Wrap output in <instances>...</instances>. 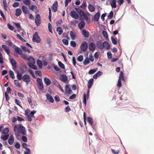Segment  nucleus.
<instances>
[{"label": "nucleus", "mask_w": 154, "mask_h": 154, "mask_svg": "<svg viewBox=\"0 0 154 154\" xmlns=\"http://www.w3.org/2000/svg\"><path fill=\"white\" fill-rule=\"evenodd\" d=\"M36 112V111L34 110H33L30 113V117H31V118H34L35 116H34V114Z\"/></svg>", "instance_id": "c03bdc74"}, {"label": "nucleus", "mask_w": 154, "mask_h": 154, "mask_svg": "<svg viewBox=\"0 0 154 154\" xmlns=\"http://www.w3.org/2000/svg\"><path fill=\"white\" fill-rule=\"evenodd\" d=\"M70 35L71 39L72 40H74L76 37L74 33L72 31L70 32Z\"/></svg>", "instance_id": "4c0bfd02"}, {"label": "nucleus", "mask_w": 154, "mask_h": 154, "mask_svg": "<svg viewBox=\"0 0 154 154\" xmlns=\"http://www.w3.org/2000/svg\"><path fill=\"white\" fill-rule=\"evenodd\" d=\"M76 44L75 42L72 41L70 42V45L73 47H75L76 46Z\"/></svg>", "instance_id": "13d9d810"}, {"label": "nucleus", "mask_w": 154, "mask_h": 154, "mask_svg": "<svg viewBox=\"0 0 154 154\" xmlns=\"http://www.w3.org/2000/svg\"><path fill=\"white\" fill-rule=\"evenodd\" d=\"M72 64L73 65L75 66H76V61L75 60V57H72Z\"/></svg>", "instance_id": "052dcab7"}, {"label": "nucleus", "mask_w": 154, "mask_h": 154, "mask_svg": "<svg viewBox=\"0 0 154 154\" xmlns=\"http://www.w3.org/2000/svg\"><path fill=\"white\" fill-rule=\"evenodd\" d=\"M28 60L29 61L28 63H35V60L32 57H30L28 58Z\"/></svg>", "instance_id": "c756f323"}, {"label": "nucleus", "mask_w": 154, "mask_h": 154, "mask_svg": "<svg viewBox=\"0 0 154 154\" xmlns=\"http://www.w3.org/2000/svg\"><path fill=\"white\" fill-rule=\"evenodd\" d=\"M70 15L73 18L76 19L79 18V16L78 13L75 11H72L70 12Z\"/></svg>", "instance_id": "1a4fd4ad"}, {"label": "nucleus", "mask_w": 154, "mask_h": 154, "mask_svg": "<svg viewBox=\"0 0 154 154\" xmlns=\"http://www.w3.org/2000/svg\"><path fill=\"white\" fill-rule=\"evenodd\" d=\"M9 132V130L8 128H5L2 130V134H8Z\"/></svg>", "instance_id": "58836bf2"}, {"label": "nucleus", "mask_w": 154, "mask_h": 154, "mask_svg": "<svg viewBox=\"0 0 154 154\" xmlns=\"http://www.w3.org/2000/svg\"><path fill=\"white\" fill-rule=\"evenodd\" d=\"M112 8H116V0H111L110 4Z\"/></svg>", "instance_id": "5701e85b"}, {"label": "nucleus", "mask_w": 154, "mask_h": 154, "mask_svg": "<svg viewBox=\"0 0 154 154\" xmlns=\"http://www.w3.org/2000/svg\"><path fill=\"white\" fill-rule=\"evenodd\" d=\"M90 63L88 57L86 58L84 60L83 63L85 66L89 64Z\"/></svg>", "instance_id": "c9c22d12"}, {"label": "nucleus", "mask_w": 154, "mask_h": 154, "mask_svg": "<svg viewBox=\"0 0 154 154\" xmlns=\"http://www.w3.org/2000/svg\"><path fill=\"white\" fill-rule=\"evenodd\" d=\"M47 99L50 102L53 103L54 102V100L51 95L49 94H46Z\"/></svg>", "instance_id": "dca6fc26"}, {"label": "nucleus", "mask_w": 154, "mask_h": 154, "mask_svg": "<svg viewBox=\"0 0 154 154\" xmlns=\"http://www.w3.org/2000/svg\"><path fill=\"white\" fill-rule=\"evenodd\" d=\"M9 137V135L8 134H7L5 135H2L1 136V138L3 140H7L8 138Z\"/></svg>", "instance_id": "79ce46f5"}, {"label": "nucleus", "mask_w": 154, "mask_h": 154, "mask_svg": "<svg viewBox=\"0 0 154 154\" xmlns=\"http://www.w3.org/2000/svg\"><path fill=\"white\" fill-rule=\"evenodd\" d=\"M83 103H84L85 105H86V96L85 94H84L83 96Z\"/></svg>", "instance_id": "603ef678"}, {"label": "nucleus", "mask_w": 154, "mask_h": 154, "mask_svg": "<svg viewBox=\"0 0 154 154\" xmlns=\"http://www.w3.org/2000/svg\"><path fill=\"white\" fill-rule=\"evenodd\" d=\"M31 80L30 76L27 74L24 75L22 77V80L27 84L31 81Z\"/></svg>", "instance_id": "20e7f679"}, {"label": "nucleus", "mask_w": 154, "mask_h": 154, "mask_svg": "<svg viewBox=\"0 0 154 154\" xmlns=\"http://www.w3.org/2000/svg\"><path fill=\"white\" fill-rule=\"evenodd\" d=\"M100 17V13L99 12H97L94 15V19L96 21H98Z\"/></svg>", "instance_id": "4be33fe9"}, {"label": "nucleus", "mask_w": 154, "mask_h": 154, "mask_svg": "<svg viewBox=\"0 0 154 154\" xmlns=\"http://www.w3.org/2000/svg\"><path fill=\"white\" fill-rule=\"evenodd\" d=\"M2 48L4 49L5 52L8 54H9L10 53V50L9 48L6 45H2Z\"/></svg>", "instance_id": "412c9836"}, {"label": "nucleus", "mask_w": 154, "mask_h": 154, "mask_svg": "<svg viewBox=\"0 0 154 154\" xmlns=\"http://www.w3.org/2000/svg\"><path fill=\"white\" fill-rule=\"evenodd\" d=\"M35 63H28V65L29 67L31 68L36 70L37 69V67L36 66L34 65Z\"/></svg>", "instance_id": "2f4dec72"}, {"label": "nucleus", "mask_w": 154, "mask_h": 154, "mask_svg": "<svg viewBox=\"0 0 154 154\" xmlns=\"http://www.w3.org/2000/svg\"><path fill=\"white\" fill-rule=\"evenodd\" d=\"M88 45L86 42H82L80 46L81 50L83 51H85L87 49Z\"/></svg>", "instance_id": "39448f33"}, {"label": "nucleus", "mask_w": 154, "mask_h": 154, "mask_svg": "<svg viewBox=\"0 0 154 154\" xmlns=\"http://www.w3.org/2000/svg\"><path fill=\"white\" fill-rule=\"evenodd\" d=\"M29 113L30 109H27L25 111V114L27 118V120L29 122H30L32 120V119L30 117Z\"/></svg>", "instance_id": "6e6552de"}, {"label": "nucleus", "mask_w": 154, "mask_h": 154, "mask_svg": "<svg viewBox=\"0 0 154 154\" xmlns=\"http://www.w3.org/2000/svg\"><path fill=\"white\" fill-rule=\"evenodd\" d=\"M14 84L15 86L19 88H20L21 86V84L17 80H15L14 81Z\"/></svg>", "instance_id": "e433bc0d"}, {"label": "nucleus", "mask_w": 154, "mask_h": 154, "mask_svg": "<svg viewBox=\"0 0 154 154\" xmlns=\"http://www.w3.org/2000/svg\"><path fill=\"white\" fill-rule=\"evenodd\" d=\"M33 42H35L37 43H39L41 42V39L38 35L37 32H35L33 36L32 39Z\"/></svg>", "instance_id": "7ed1b4c3"}, {"label": "nucleus", "mask_w": 154, "mask_h": 154, "mask_svg": "<svg viewBox=\"0 0 154 154\" xmlns=\"http://www.w3.org/2000/svg\"><path fill=\"white\" fill-rule=\"evenodd\" d=\"M111 38L112 43L115 45H116L117 44V41L116 40L112 37H111Z\"/></svg>", "instance_id": "864d4df0"}, {"label": "nucleus", "mask_w": 154, "mask_h": 154, "mask_svg": "<svg viewBox=\"0 0 154 154\" xmlns=\"http://www.w3.org/2000/svg\"><path fill=\"white\" fill-rule=\"evenodd\" d=\"M97 69H92L90 70L89 72L88 73L89 74H92L94 73L97 70Z\"/></svg>", "instance_id": "09e8293b"}, {"label": "nucleus", "mask_w": 154, "mask_h": 154, "mask_svg": "<svg viewBox=\"0 0 154 154\" xmlns=\"http://www.w3.org/2000/svg\"><path fill=\"white\" fill-rule=\"evenodd\" d=\"M15 103L16 104L19 106L20 107H22V106L20 105L21 102L19 100L16 99L15 100Z\"/></svg>", "instance_id": "4d7b16f0"}, {"label": "nucleus", "mask_w": 154, "mask_h": 154, "mask_svg": "<svg viewBox=\"0 0 154 154\" xmlns=\"http://www.w3.org/2000/svg\"><path fill=\"white\" fill-rule=\"evenodd\" d=\"M22 75L21 73H18L17 74V77L19 80H21L22 79Z\"/></svg>", "instance_id": "37998d69"}, {"label": "nucleus", "mask_w": 154, "mask_h": 154, "mask_svg": "<svg viewBox=\"0 0 154 154\" xmlns=\"http://www.w3.org/2000/svg\"><path fill=\"white\" fill-rule=\"evenodd\" d=\"M14 136L13 135H11L8 139V143L10 145H12L14 143Z\"/></svg>", "instance_id": "f3484780"}, {"label": "nucleus", "mask_w": 154, "mask_h": 154, "mask_svg": "<svg viewBox=\"0 0 154 154\" xmlns=\"http://www.w3.org/2000/svg\"><path fill=\"white\" fill-rule=\"evenodd\" d=\"M35 23L37 26H39L41 23V19L39 14H37L36 15L35 19Z\"/></svg>", "instance_id": "423d86ee"}, {"label": "nucleus", "mask_w": 154, "mask_h": 154, "mask_svg": "<svg viewBox=\"0 0 154 154\" xmlns=\"http://www.w3.org/2000/svg\"><path fill=\"white\" fill-rule=\"evenodd\" d=\"M121 80L123 81H125L124 73L122 71L120 72L119 79L118 81L117 86L118 88H120L122 86Z\"/></svg>", "instance_id": "f03ea898"}, {"label": "nucleus", "mask_w": 154, "mask_h": 154, "mask_svg": "<svg viewBox=\"0 0 154 154\" xmlns=\"http://www.w3.org/2000/svg\"><path fill=\"white\" fill-rule=\"evenodd\" d=\"M16 53L20 55H22L23 54V52L21 49L19 47L15 48L14 49Z\"/></svg>", "instance_id": "aec40b11"}, {"label": "nucleus", "mask_w": 154, "mask_h": 154, "mask_svg": "<svg viewBox=\"0 0 154 154\" xmlns=\"http://www.w3.org/2000/svg\"><path fill=\"white\" fill-rule=\"evenodd\" d=\"M96 48L95 45L93 42L90 43L89 45V48L91 51H94Z\"/></svg>", "instance_id": "f8f14e48"}, {"label": "nucleus", "mask_w": 154, "mask_h": 154, "mask_svg": "<svg viewBox=\"0 0 154 154\" xmlns=\"http://www.w3.org/2000/svg\"><path fill=\"white\" fill-rule=\"evenodd\" d=\"M10 60L13 69L14 70L16 69L17 67V63L16 61L13 58H11Z\"/></svg>", "instance_id": "9d476101"}, {"label": "nucleus", "mask_w": 154, "mask_h": 154, "mask_svg": "<svg viewBox=\"0 0 154 154\" xmlns=\"http://www.w3.org/2000/svg\"><path fill=\"white\" fill-rule=\"evenodd\" d=\"M111 150L114 154H117L119 152V149L116 150L114 149H112Z\"/></svg>", "instance_id": "bf43d9fd"}, {"label": "nucleus", "mask_w": 154, "mask_h": 154, "mask_svg": "<svg viewBox=\"0 0 154 154\" xmlns=\"http://www.w3.org/2000/svg\"><path fill=\"white\" fill-rule=\"evenodd\" d=\"M0 13L1 14V16H2V17L3 18V20H4L5 21H6V19L5 18V16L2 12V11L0 10Z\"/></svg>", "instance_id": "680f3d73"}, {"label": "nucleus", "mask_w": 154, "mask_h": 154, "mask_svg": "<svg viewBox=\"0 0 154 154\" xmlns=\"http://www.w3.org/2000/svg\"><path fill=\"white\" fill-rule=\"evenodd\" d=\"M21 55V57H22V58H23V59H25V60H28V58L27 57V56L25 54H22V55Z\"/></svg>", "instance_id": "e2e57ef3"}, {"label": "nucleus", "mask_w": 154, "mask_h": 154, "mask_svg": "<svg viewBox=\"0 0 154 154\" xmlns=\"http://www.w3.org/2000/svg\"><path fill=\"white\" fill-rule=\"evenodd\" d=\"M88 8L90 12H93L95 10V8L91 4H89L88 5Z\"/></svg>", "instance_id": "c85d7f7f"}, {"label": "nucleus", "mask_w": 154, "mask_h": 154, "mask_svg": "<svg viewBox=\"0 0 154 154\" xmlns=\"http://www.w3.org/2000/svg\"><path fill=\"white\" fill-rule=\"evenodd\" d=\"M44 81L45 83L47 86L51 84V81L49 79L45 77L44 79Z\"/></svg>", "instance_id": "b1692460"}, {"label": "nucleus", "mask_w": 154, "mask_h": 154, "mask_svg": "<svg viewBox=\"0 0 154 154\" xmlns=\"http://www.w3.org/2000/svg\"><path fill=\"white\" fill-rule=\"evenodd\" d=\"M59 78L61 81L65 83H66L68 81L67 77L65 74H62L60 75Z\"/></svg>", "instance_id": "0eeeda50"}, {"label": "nucleus", "mask_w": 154, "mask_h": 154, "mask_svg": "<svg viewBox=\"0 0 154 154\" xmlns=\"http://www.w3.org/2000/svg\"><path fill=\"white\" fill-rule=\"evenodd\" d=\"M75 10L78 13L79 15L81 17H82L85 14L84 11L78 8H75Z\"/></svg>", "instance_id": "2eb2a0df"}, {"label": "nucleus", "mask_w": 154, "mask_h": 154, "mask_svg": "<svg viewBox=\"0 0 154 154\" xmlns=\"http://www.w3.org/2000/svg\"><path fill=\"white\" fill-rule=\"evenodd\" d=\"M63 43L65 45H68L69 42L68 40L63 39L62 40Z\"/></svg>", "instance_id": "3c124183"}, {"label": "nucleus", "mask_w": 154, "mask_h": 154, "mask_svg": "<svg viewBox=\"0 0 154 154\" xmlns=\"http://www.w3.org/2000/svg\"><path fill=\"white\" fill-rule=\"evenodd\" d=\"M13 131L15 134L17 133H21L23 135L26 134L25 128L20 124L15 125Z\"/></svg>", "instance_id": "f257e3e1"}, {"label": "nucleus", "mask_w": 154, "mask_h": 154, "mask_svg": "<svg viewBox=\"0 0 154 154\" xmlns=\"http://www.w3.org/2000/svg\"><path fill=\"white\" fill-rule=\"evenodd\" d=\"M96 45L97 47L99 49L103 50L104 49L103 43H102L101 41H97L96 44Z\"/></svg>", "instance_id": "9b49d317"}, {"label": "nucleus", "mask_w": 154, "mask_h": 154, "mask_svg": "<svg viewBox=\"0 0 154 154\" xmlns=\"http://www.w3.org/2000/svg\"><path fill=\"white\" fill-rule=\"evenodd\" d=\"M65 91L68 94H69L72 92L70 88L68 85H66L65 87Z\"/></svg>", "instance_id": "393cba45"}, {"label": "nucleus", "mask_w": 154, "mask_h": 154, "mask_svg": "<svg viewBox=\"0 0 154 154\" xmlns=\"http://www.w3.org/2000/svg\"><path fill=\"white\" fill-rule=\"evenodd\" d=\"M7 26L8 28L11 30H13L14 28V27L12 26L11 25H10V24H8L7 25Z\"/></svg>", "instance_id": "338daca9"}, {"label": "nucleus", "mask_w": 154, "mask_h": 154, "mask_svg": "<svg viewBox=\"0 0 154 154\" xmlns=\"http://www.w3.org/2000/svg\"><path fill=\"white\" fill-rule=\"evenodd\" d=\"M38 87L39 89L41 90H42L43 88V85L42 83L38 84Z\"/></svg>", "instance_id": "49530a36"}, {"label": "nucleus", "mask_w": 154, "mask_h": 154, "mask_svg": "<svg viewBox=\"0 0 154 154\" xmlns=\"http://www.w3.org/2000/svg\"><path fill=\"white\" fill-rule=\"evenodd\" d=\"M94 79L93 78L91 79L88 81V89H90L93 84Z\"/></svg>", "instance_id": "a211bd4d"}, {"label": "nucleus", "mask_w": 154, "mask_h": 154, "mask_svg": "<svg viewBox=\"0 0 154 154\" xmlns=\"http://www.w3.org/2000/svg\"><path fill=\"white\" fill-rule=\"evenodd\" d=\"M113 12L112 11H111L109 13V15L108 16V17L110 19H112L113 17Z\"/></svg>", "instance_id": "8fccbe9b"}, {"label": "nucleus", "mask_w": 154, "mask_h": 154, "mask_svg": "<svg viewBox=\"0 0 154 154\" xmlns=\"http://www.w3.org/2000/svg\"><path fill=\"white\" fill-rule=\"evenodd\" d=\"M88 122L91 125H93V122L92 119L90 117H88Z\"/></svg>", "instance_id": "0e129e2a"}, {"label": "nucleus", "mask_w": 154, "mask_h": 154, "mask_svg": "<svg viewBox=\"0 0 154 154\" xmlns=\"http://www.w3.org/2000/svg\"><path fill=\"white\" fill-rule=\"evenodd\" d=\"M103 45L104 48L108 50L110 48V46L109 43L105 41L103 43Z\"/></svg>", "instance_id": "4468645a"}, {"label": "nucleus", "mask_w": 154, "mask_h": 154, "mask_svg": "<svg viewBox=\"0 0 154 154\" xmlns=\"http://www.w3.org/2000/svg\"><path fill=\"white\" fill-rule=\"evenodd\" d=\"M23 12L25 14H27L29 12V10L28 8L26 6H23L21 8Z\"/></svg>", "instance_id": "ddd939ff"}, {"label": "nucleus", "mask_w": 154, "mask_h": 154, "mask_svg": "<svg viewBox=\"0 0 154 154\" xmlns=\"http://www.w3.org/2000/svg\"><path fill=\"white\" fill-rule=\"evenodd\" d=\"M37 64L38 66L40 68H42V62L41 60H38L37 61Z\"/></svg>", "instance_id": "a19ab883"}, {"label": "nucleus", "mask_w": 154, "mask_h": 154, "mask_svg": "<svg viewBox=\"0 0 154 154\" xmlns=\"http://www.w3.org/2000/svg\"><path fill=\"white\" fill-rule=\"evenodd\" d=\"M29 8L32 10H33L34 9H35L36 11L35 12L36 14L38 11V10L37 7L35 5H33L31 6H29Z\"/></svg>", "instance_id": "a878e982"}, {"label": "nucleus", "mask_w": 154, "mask_h": 154, "mask_svg": "<svg viewBox=\"0 0 154 154\" xmlns=\"http://www.w3.org/2000/svg\"><path fill=\"white\" fill-rule=\"evenodd\" d=\"M57 31L59 35H61L63 32V30L61 27H57Z\"/></svg>", "instance_id": "cd10ccee"}, {"label": "nucleus", "mask_w": 154, "mask_h": 154, "mask_svg": "<svg viewBox=\"0 0 154 154\" xmlns=\"http://www.w3.org/2000/svg\"><path fill=\"white\" fill-rule=\"evenodd\" d=\"M58 65L62 69H64L65 68V66L61 62L59 61L58 62Z\"/></svg>", "instance_id": "de8ad7c7"}, {"label": "nucleus", "mask_w": 154, "mask_h": 154, "mask_svg": "<svg viewBox=\"0 0 154 154\" xmlns=\"http://www.w3.org/2000/svg\"><path fill=\"white\" fill-rule=\"evenodd\" d=\"M48 28L49 31L51 33H52V26L50 23H48Z\"/></svg>", "instance_id": "69168bd1"}, {"label": "nucleus", "mask_w": 154, "mask_h": 154, "mask_svg": "<svg viewBox=\"0 0 154 154\" xmlns=\"http://www.w3.org/2000/svg\"><path fill=\"white\" fill-rule=\"evenodd\" d=\"M82 34L84 36L86 37H88L89 36L88 32L86 31L85 29H83L82 31Z\"/></svg>", "instance_id": "72a5a7b5"}, {"label": "nucleus", "mask_w": 154, "mask_h": 154, "mask_svg": "<svg viewBox=\"0 0 154 154\" xmlns=\"http://www.w3.org/2000/svg\"><path fill=\"white\" fill-rule=\"evenodd\" d=\"M85 25V23L84 21H82L78 24V27L80 29H83Z\"/></svg>", "instance_id": "bb28decb"}, {"label": "nucleus", "mask_w": 154, "mask_h": 154, "mask_svg": "<svg viewBox=\"0 0 154 154\" xmlns=\"http://www.w3.org/2000/svg\"><path fill=\"white\" fill-rule=\"evenodd\" d=\"M35 63H28V65L29 67L31 68L36 70L37 69V67L36 66L34 65Z\"/></svg>", "instance_id": "7c9ffc66"}, {"label": "nucleus", "mask_w": 154, "mask_h": 154, "mask_svg": "<svg viewBox=\"0 0 154 154\" xmlns=\"http://www.w3.org/2000/svg\"><path fill=\"white\" fill-rule=\"evenodd\" d=\"M17 36L18 38H19L23 42H26V41L23 38H22L20 35L18 34H17Z\"/></svg>", "instance_id": "5fc2aeb1"}, {"label": "nucleus", "mask_w": 154, "mask_h": 154, "mask_svg": "<svg viewBox=\"0 0 154 154\" xmlns=\"http://www.w3.org/2000/svg\"><path fill=\"white\" fill-rule=\"evenodd\" d=\"M22 13V11L20 8H17L15 11V15L17 17L19 16Z\"/></svg>", "instance_id": "6ab92c4d"}, {"label": "nucleus", "mask_w": 154, "mask_h": 154, "mask_svg": "<svg viewBox=\"0 0 154 154\" xmlns=\"http://www.w3.org/2000/svg\"><path fill=\"white\" fill-rule=\"evenodd\" d=\"M83 59V57L82 55H79L77 58V60L79 62H82Z\"/></svg>", "instance_id": "a18cd8bd"}, {"label": "nucleus", "mask_w": 154, "mask_h": 154, "mask_svg": "<svg viewBox=\"0 0 154 154\" xmlns=\"http://www.w3.org/2000/svg\"><path fill=\"white\" fill-rule=\"evenodd\" d=\"M30 149L28 148H26V151L24 152V154H30Z\"/></svg>", "instance_id": "774afa93"}, {"label": "nucleus", "mask_w": 154, "mask_h": 154, "mask_svg": "<svg viewBox=\"0 0 154 154\" xmlns=\"http://www.w3.org/2000/svg\"><path fill=\"white\" fill-rule=\"evenodd\" d=\"M9 73L11 75V77L12 79H14L15 78V77L14 76L13 72L11 70H10Z\"/></svg>", "instance_id": "6e6d98bb"}, {"label": "nucleus", "mask_w": 154, "mask_h": 154, "mask_svg": "<svg viewBox=\"0 0 154 154\" xmlns=\"http://www.w3.org/2000/svg\"><path fill=\"white\" fill-rule=\"evenodd\" d=\"M23 2L25 5H29L31 4L30 0H23Z\"/></svg>", "instance_id": "ea45409f"}, {"label": "nucleus", "mask_w": 154, "mask_h": 154, "mask_svg": "<svg viewBox=\"0 0 154 154\" xmlns=\"http://www.w3.org/2000/svg\"><path fill=\"white\" fill-rule=\"evenodd\" d=\"M21 48L25 52H27L29 54L31 53L30 51L26 47L23 46H21Z\"/></svg>", "instance_id": "f704fd0d"}, {"label": "nucleus", "mask_w": 154, "mask_h": 154, "mask_svg": "<svg viewBox=\"0 0 154 154\" xmlns=\"http://www.w3.org/2000/svg\"><path fill=\"white\" fill-rule=\"evenodd\" d=\"M103 37L105 38L106 40L108 41L109 40L108 36L107 33L106 31H103L102 32Z\"/></svg>", "instance_id": "473e14b6"}]
</instances>
